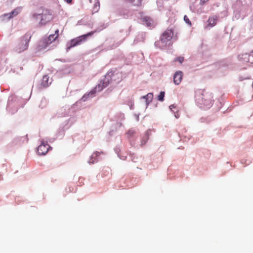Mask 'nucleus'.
<instances>
[{"label":"nucleus","instance_id":"nucleus-1","mask_svg":"<svg viewBox=\"0 0 253 253\" xmlns=\"http://www.w3.org/2000/svg\"><path fill=\"white\" fill-rule=\"evenodd\" d=\"M212 93L205 89L199 90L196 92V101L199 104L209 107L212 103Z\"/></svg>","mask_w":253,"mask_h":253},{"label":"nucleus","instance_id":"nucleus-2","mask_svg":"<svg viewBox=\"0 0 253 253\" xmlns=\"http://www.w3.org/2000/svg\"><path fill=\"white\" fill-rule=\"evenodd\" d=\"M57 39V36H55V35H50L48 38L43 39L39 43L38 49L41 50L45 49Z\"/></svg>","mask_w":253,"mask_h":253},{"label":"nucleus","instance_id":"nucleus-3","mask_svg":"<svg viewBox=\"0 0 253 253\" xmlns=\"http://www.w3.org/2000/svg\"><path fill=\"white\" fill-rule=\"evenodd\" d=\"M34 17L37 19H40V23L41 25H45L52 18L51 15L47 11H45L42 14H34Z\"/></svg>","mask_w":253,"mask_h":253},{"label":"nucleus","instance_id":"nucleus-4","mask_svg":"<svg viewBox=\"0 0 253 253\" xmlns=\"http://www.w3.org/2000/svg\"><path fill=\"white\" fill-rule=\"evenodd\" d=\"M31 38V36L25 35L20 41V42L16 47V51L18 52L23 51L28 48V43Z\"/></svg>","mask_w":253,"mask_h":253},{"label":"nucleus","instance_id":"nucleus-5","mask_svg":"<svg viewBox=\"0 0 253 253\" xmlns=\"http://www.w3.org/2000/svg\"><path fill=\"white\" fill-rule=\"evenodd\" d=\"M95 32L91 31L90 32L88 33L85 35H84L80 37H78L76 39L72 40L69 43V45L68 46V49H70L71 48L77 45L80 44L82 42L83 40L85 41L86 37L88 36H91L93 35Z\"/></svg>","mask_w":253,"mask_h":253},{"label":"nucleus","instance_id":"nucleus-6","mask_svg":"<svg viewBox=\"0 0 253 253\" xmlns=\"http://www.w3.org/2000/svg\"><path fill=\"white\" fill-rule=\"evenodd\" d=\"M173 36V31L171 28H168L162 34L160 40L164 45H166L170 41Z\"/></svg>","mask_w":253,"mask_h":253},{"label":"nucleus","instance_id":"nucleus-7","mask_svg":"<svg viewBox=\"0 0 253 253\" xmlns=\"http://www.w3.org/2000/svg\"><path fill=\"white\" fill-rule=\"evenodd\" d=\"M239 61L244 65L250 66V64L253 63V58L251 56L250 53H242L239 55Z\"/></svg>","mask_w":253,"mask_h":253},{"label":"nucleus","instance_id":"nucleus-8","mask_svg":"<svg viewBox=\"0 0 253 253\" xmlns=\"http://www.w3.org/2000/svg\"><path fill=\"white\" fill-rule=\"evenodd\" d=\"M107 85L108 84L106 82H105V81L100 82V83L95 86L94 89L92 90H91L87 95L92 96L95 93L96 91H101L104 88L106 87Z\"/></svg>","mask_w":253,"mask_h":253},{"label":"nucleus","instance_id":"nucleus-9","mask_svg":"<svg viewBox=\"0 0 253 253\" xmlns=\"http://www.w3.org/2000/svg\"><path fill=\"white\" fill-rule=\"evenodd\" d=\"M49 148V146L46 143L42 142L38 147V153L40 155H44L47 153Z\"/></svg>","mask_w":253,"mask_h":253},{"label":"nucleus","instance_id":"nucleus-10","mask_svg":"<svg viewBox=\"0 0 253 253\" xmlns=\"http://www.w3.org/2000/svg\"><path fill=\"white\" fill-rule=\"evenodd\" d=\"M183 74L182 71H178L173 75V83L175 85H179L182 80Z\"/></svg>","mask_w":253,"mask_h":253},{"label":"nucleus","instance_id":"nucleus-11","mask_svg":"<svg viewBox=\"0 0 253 253\" xmlns=\"http://www.w3.org/2000/svg\"><path fill=\"white\" fill-rule=\"evenodd\" d=\"M21 10V8L20 7H16L13 10H12L11 12L9 13H6L3 15V16L5 17H7L8 19L12 18L16 16H17Z\"/></svg>","mask_w":253,"mask_h":253},{"label":"nucleus","instance_id":"nucleus-12","mask_svg":"<svg viewBox=\"0 0 253 253\" xmlns=\"http://www.w3.org/2000/svg\"><path fill=\"white\" fill-rule=\"evenodd\" d=\"M142 21L143 24L146 25L147 27H153L154 26V22L150 17L144 16L142 17Z\"/></svg>","mask_w":253,"mask_h":253},{"label":"nucleus","instance_id":"nucleus-13","mask_svg":"<svg viewBox=\"0 0 253 253\" xmlns=\"http://www.w3.org/2000/svg\"><path fill=\"white\" fill-rule=\"evenodd\" d=\"M218 19V16L215 15L210 17L208 20V25L211 27L214 26L216 24Z\"/></svg>","mask_w":253,"mask_h":253},{"label":"nucleus","instance_id":"nucleus-14","mask_svg":"<svg viewBox=\"0 0 253 253\" xmlns=\"http://www.w3.org/2000/svg\"><path fill=\"white\" fill-rule=\"evenodd\" d=\"M50 84L51 82H49V77L46 75L44 76L42 79L41 86L42 87H47Z\"/></svg>","mask_w":253,"mask_h":253},{"label":"nucleus","instance_id":"nucleus-15","mask_svg":"<svg viewBox=\"0 0 253 253\" xmlns=\"http://www.w3.org/2000/svg\"><path fill=\"white\" fill-rule=\"evenodd\" d=\"M132 4L134 6H140L141 4L142 0H126Z\"/></svg>","mask_w":253,"mask_h":253},{"label":"nucleus","instance_id":"nucleus-16","mask_svg":"<svg viewBox=\"0 0 253 253\" xmlns=\"http://www.w3.org/2000/svg\"><path fill=\"white\" fill-rule=\"evenodd\" d=\"M153 97V94L152 93H149L146 95L143 96V98L146 99V101L147 104H149L152 101Z\"/></svg>","mask_w":253,"mask_h":253},{"label":"nucleus","instance_id":"nucleus-17","mask_svg":"<svg viewBox=\"0 0 253 253\" xmlns=\"http://www.w3.org/2000/svg\"><path fill=\"white\" fill-rule=\"evenodd\" d=\"M99 7H100V3H99V1L98 0H97L95 3L94 4V8H93V10L95 11V12H97L98 11V10H99Z\"/></svg>","mask_w":253,"mask_h":253},{"label":"nucleus","instance_id":"nucleus-18","mask_svg":"<svg viewBox=\"0 0 253 253\" xmlns=\"http://www.w3.org/2000/svg\"><path fill=\"white\" fill-rule=\"evenodd\" d=\"M165 92L161 91L158 97V99L160 101H163L164 100V98L165 96Z\"/></svg>","mask_w":253,"mask_h":253},{"label":"nucleus","instance_id":"nucleus-19","mask_svg":"<svg viewBox=\"0 0 253 253\" xmlns=\"http://www.w3.org/2000/svg\"><path fill=\"white\" fill-rule=\"evenodd\" d=\"M184 20L186 23L189 24V25H191V23L188 17L186 15H185L184 17Z\"/></svg>","mask_w":253,"mask_h":253},{"label":"nucleus","instance_id":"nucleus-20","mask_svg":"<svg viewBox=\"0 0 253 253\" xmlns=\"http://www.w3.org/2000/svg\"><path fill=\"white\" fill-rule=\"evenodd\" d=\"M175 61H177L180 63H182L184 61V57L181 56L178 57L175 60Z\"/></svg>","mask_w":253,"mask_h":253},{"label":"nucleus","instance_id":"nucleus-21","mask_svg":"<svg viewBox=\"0 0 253 253\" xmlns=\"http://www.w3.org/2000/svg\"><path fill=\"white\" fill-rule=\"evenodd\" d=\"M66 191H67V193L72 192L74 191V188L69 186L68 187H67L66 188Z\"/></svg>","mask_w":253,"mask_h":253},{"label":"nucleus","instance_id":"nucleus-22","mask_svg":"<svg viewBox=\"0 0 253 253\" xmlns=\"http://www.w3.org/2000/svg\"><path fill=\"white\" fill-rule=\"evenodd\" d=\"M54 35H55V36H57V38L58 39V38L59 37V30L58 29H57L55 31V34Z\"/></svg>","mask_w":253,"mask_h":253},{"label":"nucleus","instance_id":"nucleus-23","mask_svg":"<svg viewBox=\"0 0 253 253\" xmlns=\"http://www.w3.org/2000/svg\"><path fill=\"white\" fill-rule=\"evenodd\" d=\"M65 1L68 3H72V0H65Z\"/></svg>","mask_w":253,"mask_h":253},{"label":"nucleus","instance_id":"nucleus-24","mask_svg":"<svg viewBox=\"0 0 253 253\" xmlns=\"http://www.w3.org/2000/svg\"><path fill=\"white\" fill-rule=\"evenodd\" d=\"M209 0H201V2H202L203 3H204L205 2H206L207 1H208Z\"/></svg>","mask_w":253,"mask_h":253},{"label":"nucleus","instance_id":"nucleus-25","mask_svg":"<svg viewBox=\"0 0 253 253\" xmlns=\"http://www.w3.org/2000/svg\"><path fill=\"white\" fill-rule=\"evenodd\" d=\"M250 53H251V56H252V57L253 58V51L251 52Z\"/></svg>","mask_w":253,"mask_h":253},{"label":"nucleus","instance_id":"nucleus-26","mask_svg":"<svg viewBox=\"0 0 253 253\" xmlns=\"http://www.w3.org/2000/svg\"><path fill=\"white\" fill-rule=\"evenodd\" d=\"M85 95H84V96H83V99H84V98H85Z\"/></svg>","mask_w":253,"mask_h":253},{"label":"nucleus","instance_id":"nucleus-27","mask_svg":"<svg viewBox=\"0 0 253 253\" xmlns=\"http://www.w3.org/2000/svg\"><path fill=\"white\" fill-rule=\"evenodd\" d=\"M43 102H44V103H46V101H45V100H44V101H43Z\"/></svg>","mask_w":253,"mask_h":253}]
</instances>
